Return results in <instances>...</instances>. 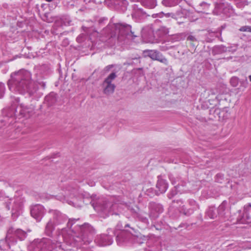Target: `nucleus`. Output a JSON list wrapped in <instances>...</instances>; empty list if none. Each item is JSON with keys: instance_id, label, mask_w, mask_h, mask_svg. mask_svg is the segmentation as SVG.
<instances>
[{"instance_id": "f257e3e1", "label": "nucleus", "mask_w": 251, "mask_h": 251, "mask_svg": "<svg viewBox=\"0 0 251 251\" xmlns=\"http://www.w3.org/2000/svg\"><path fill=\"white\" fill-rule=\"evenodd\" d=\"M7 84L11 91L21 94L27 93L31 96L38 90L37 84L32 80L31 74L24 69L12 73Z\"/></svg>"}, {"instance_id": "f03ea898", "label": "nucleus", "mask_w": 251, "mask_h": 251, "mask_svg": "<svg viewBox=\"0 0 251 251\" xmlns=\"http://www.w3.org/2000/svg\"><path fill=\"white\" fill-rule=\"evenodd\" d=\"M102 34L109 39L117 38L120 42L126 39L132 40L137 36L132 30L131 25L126 23L108 25L103 29Z\"/></svg>"}, {"instance_id": "7ed1b4c3", "label": "nucleus", "mask_w": 251, "mask_h": 251, "mask_svg": "<svg viewBox=\"0 0 251 251\" xmlns=\"http://www.w3.org/2000/svg\"><path fill=\"white\" fill-rule=\"evenodd\" d=\"M24 200L21 197H16L10 199L6 201V206L9 210L11 205L12 217L14 219H16L20 214L23 206Z\"/></svg>"}, {"instance_id": "20e7f679", "label": "nucleus", "mask_w": 251, "mask_h": 251, "mask_svg": "<svg viewBox=\"0 0 251 251\" xmlns=\"http://www.w3.org/2000/svg\"><path fill=\"white\" fill-rule=\"evenodd\" d=\"M117 76L116 72H112L104 79L102 86L103 93L105 95H109L114 92L115 85L112 82Z\"/></svg>"}, {"instance_id": "39448f33", "label": "nucleus", "mask_w": 251, "mask_h": 251, "mask_svg": "<svg viewBox=\"0 0 251 251\" xmlns=\"http://www.w3.org/2000/svg\"><path fill=\"white\" fill-rule=\"evenodd\" d=\"M215 5L214 13L217 15L223 13L228 15V14L232 11L230 5L225 2V0H217Z\"/></svg>"}, {"instance_id": "423d86ee", "label": "nucleus", "mask_w": 251, "mask_h": 251, "mask_svg": "<svg viewBox=\"0 0 251 251\" xmlns=\"http://www.w3.org/2000/svg\"><path fill=\"white\" fill-rule=\"evenodd\" d=\"M143 54L145 57H150L153 60H157L166 65H168V60L162 54L156 50H145Z\"/></svg>"}, {"instance_id": "0eeeda50", "label": "nucleus", "mask_w": 251, "mask_h": 251, "mask_svg": "<svg viewBox=\"0 0 251 251\" xmlns=\"http://www.w3.org/2000/svg\"><path fill=\"white\" fill-rule=\"evenodd\" d=\"M46 210L44 207L40 204H36L30 208V214L37 222H40L44 216Z\"/></svg>"}, {"instance_id": "6e6552de", "label": "nucleus", "mask_w": 251, "mask_h": 251, "mask_svg": "<svg viewBox=\"0 0 251 251\" xmlns=\"http://www.w3.org/2000/svg\"><path fill=\"white\" fill-rule=\"evenodd\" d=\"M18 109L19 116L29 117L34 113V106L32 104L26 105L24 103H18Z\"/></svg>"}, {"instance_id": "1a4fd4ad", "label": "nucleus", "mask_w": 251, "mask_h": 251, "mask_svg": "<svg viewBox=\"0 0 251 251\" xmlns=\"http://www.w3.org/2000/svg\"><path fill=\"white\" fill-rule=\"evenodd\" d=\"M149 208L150 209L149 216L152 220H155L157 218L159 215L163 211V208L161 205L154 202L150 203Z\"/></svg>"}, {"instance_id": "9d476101", "label": "nucleus", "mask_w": 251, "mask_h": 251, "mask_svg": "<svg viewBox=\"0 0 251 251\" xmlns=\"http://www.w3.org/2000/svg\"><path fill=\"white\" fill-rule=\"evenodd\" d=\"M217 210L218 211V217L220 221H225L227 219L229 210L226 201H223Z\"/></svg>"}, {"instance_id": "9b49d317", "label": "nucleus", "mask_w": 251, "mask_h": 251, "mask_svg": "<svg viewBox=\"0 0 251 251\" xmlns=\"http://www.w3.org/2000/svg\"><path fill=\"white\" fill-rule=\"evenodd\" d=\"M80 231V233L78 236H76L77 239H75L76 242H80L83 241V236L86 235L88 232L92 231V227L88 224H84L82 226H75Z\"/></svg>"}, {"instance_id": "f8f14e48", "label": "nucleus", "mask_w": 251, "mask_h": 251, "mask_svg": "<svg viewBox=\"0 0 251 251\" xmlns=\"http://www.w3.org/2000/svg\"><path fill=\"white\" fill-rule=\"evenodd\" d=\"M18 103V101H16L12 103L10 107L4 108L2 111L3 115L8 117L19 116Z\"/></svg>"}, {"instance_id": "ddd939ff", "label": "nucleus", "mask_w": 251, "mask_h": 251, "mask_svg": "<svg viewBox=\"0 0 251 251\" xmlns=\"http://www.w3.org/2000/svg\"><path fill=\"white\" fill-rule=\"evenodd\" d=\"M132 8L133 11L131 15L133 19L139 21L145 19L147 16H149L142 8L138 7L137 5L134 4Z\"/></svg>"}, {"instance_id": "4468645a", "label": "nucleus", "mask_w": 251, "mask_h": 251, "mask_svg": "<svg viewBox=\"0 0 251 251\" xmlns=\"http://www.w3.org/2000/svg\"><path fill=\"white\" fill-rule=\"evenodd\" d=\"M53 216V221L55 225H59L67 220L66 216L56 210H50Z\"/></svg>"}, {"instance_id": "2eb2a0df", "label": "nucleus", "mask_w": 251, "mask_h": 251, "mask_svg": "<svg viewBox=\"0 0 251 251\" xmlns=\"http://www.w3.org/2000/svg\"><path fill=\"white\" fill-rule=\"evenodd\" d=\"M49 242L47 239H37L33 242L31 246L34 247V251H41L46 248V244Z\"/></svg>"}, {"instance_id": "dca6fc26", "label": "nucleus", "mask_w": 251, "mask_h": 251, "mask_svg": "<svg viewBox=\"0 0 251 251\" xmlns=\"http://www.w3.org/2000/svg\"><path fill=\"white\" fill-rule=\"evenodd\" d=\"M15 236V235L14 234V227H9L7 231V234L5 237V242L9 248H10L11 246L16 244L17 241Z\"/></svg>"}, {"instance_id": "f3484780", "label": "nucleus", "mask_w": 251, "mask_h": 251, "mask_svg": "<svg viewBox=\"0 0 251 251\" xmlns=\"http://www.w3.org/2000/svg\"><path fill=\"white\" fill-rule=\"evenodd\" d=\"M96 241L100 246H105L111 245L112 243V237L107 234H101L97 237Z\"/></svg>"}, {"instance_id": "a211bd4d", "label": "nucleus", "mask_w": 251, "mask_h": 251, "mask_svg": "<svg viewBox=\"0 0 251 251\" xmlns=\"http://www.w3.org/2000/svg\"><path fill=\"white\" fill-rule=\"evenodd\" d=\"M62 191L61 194L63 195V198L71 197L75 196L77 191V188L69 184H66L63 187Z\"/></svg>"}, {"instance_id": "6ab92c4d", "label": "nucleus", "mask_w": 251, "mask_h": 251, "mask_svg": "<svg viewBox=\"0 0 251 251\" xmlns=\"http://www.w3.org/2000/svg\"><path fill=\"white\" fill-rule=\"evenodd\" d=\"M156 186L160 193H164L166 191L168 185L165 180L158 177Z\"/></svg>"}, {"instance_id": "aec40b11", "label": "nucleus", "mask_w": 251, "mask_h": 251, "mask_svg": "<svg viewBox=\"0 0 251 251\" xmlns=\"http://www.w3.org/2000/svg\"><path fill=\"white\" fill-rule=\"evenodd\" d=\"M210 6V4L205 2H202L196 6V9L198 12L208 14Z\"/></svg>"}, {"instance_id": "412c9836", "label": "nucleus", "mask_w": 251, "mask_h": 251, "mask_svg": "<svg viewBox=\"0 0 251 251\" xmlns=\"http://www.w3.org/2000/svg\"><path fill=\"white\" fill-rule=\"evenodd\" d=\"M237 221L240 224H250L251 223V216L249 213L246 210V208L244 209V212L243 215L241 217L237 218Z\"/></svg>"}, {"instance_id": "4be33fe9", "label": "nucleus", "mask_w": 251, "mask_h": 251, "mask_svg": "<svg viewBox=\"0 0 251 251\" xmlns=\"http://www.w3.org/2000/svg\"><path fill=\"white\" fill-rule=\"evenodd\" d=\"M206 217L211 219H214L218 216V211L215 207H209L205 212Z\"/></svg>"}, {"instance_id": "5701e85b", "label": "nucleus", "mask_w": 251, "mask_h": 251, "mask_svg": "<svg viewBox=\"0 0 251 251\" xmlns=\"http://www.w3.org/2000/svg\"><path fill=\"white\" fill-rule=\"evenodd\" d=\"M142 5L149 9L154 8L156 5V0H139Z\"/></svg>"}, {"instance_id": "b1692460", "label": "nucleus", "mask_w": 251, "mask_h": 251, "mask_svg": "<svg viewBox=\"0 0 251 251\" xmlns=\"http://www.w3.org/2000/svg\"><path fill=\"white\" fill-rule=\"evenodd\" d=\"M189 203L191 206H193L192 208L186 209L184 208H183V210H184V214L187 216H189L191 214H192L193 213L194 211L196 209L197 207V203L196 201H195L194 200H189Z\"/></svg>"}, {"instance_id": "393cba45", "label": "nucleus", "mask_w": 251, "mask_h": 251, "mask_svg": "<svg viewBox=\"0 0 251 251\" xmlns=\"http://www.w3.org/2000/svg\"><path fill=\"white\" fill-rule=\"evenodd\" d=\"M14 234L20 240H24L26 237V233L21 229L14 228Z\"/></svg>"}, {"instance_id": "a878e982", "label": "nucleus", "mask_w": 251, "mask_h": 251, "mask_svg": "<svg viewBox=\"0 0 251 251\" xmlns=\"http://www.w3.org/2000/svg\"><path fill=\"white\" fill-rule=\"evenodd\" d=\"M45 100L49 105H52L56 101V95L54 93H50L45 97Z\"/></svg>"}, {"instance_id": "bb28decb", "label": "nucleus", "mask_w": 251, "mask_h": 251, "mask_svg": "<svg viewBox=\"0 0 251 251\" xmlns=\"http://www.w3.org/2000/svg\"><path fill=\"white\" fill-rule=\"evenodd\" d=\"M57 226L54 224V222L51 220L47 223L46 226V232L48 235H50L54 229L55 226Z\"/></svg>"}, {"instance_id": "cd10ccee", "label": "nucleus", "mask_w": 251, "mask_h": 251, "mask_svg": "<svg viewBox=\"0 0 251 251\" xmlns=\"http://www.w3.org/2000/svg\"><path fill=\"white\" fill-rule=\"evenodd\" d=\"M162 3L165 6L171 7L176 5L178 0H163Z\"/></svg>"}, {"instance_id": "c85d7f7f", "label": "nucleus", "mask_w": 251, "mask_h": 251, "mask_svg": "<svg viewBox=\"0 0 251 251\" xmlns=\"http://www.w3.org/2000/svg\"><path fill=\"white\" fill-rule=\"evenodd\" d=\"M114 205L109 201H104L102 204V210L103 211H110L112 209Z\"/></svg>"}, {"instance_id": "c756f323", "label": "nucleus", "mask_w": 251, "mask_h": 251, "mask_svg": "<svg viewBox=\"0 0 251 251\" xmlns=\"http://www.w3.org/2000/svg\"><path fill=\"white\" fill-rule=\"evenodd\" d=\"M136 217L140 221H142V222L146 224L149 223L148 219L145 216L142 215L141 214L137 213Z\"/></svg>"}, {"instance_id": "7c9ffc66", "label": "nucleus", "mask_w": 251, "mask_h": 251, "mask_svg": "<svg viewBox=\"0 0 251 251\" xmlns=\"http://www.w3.org/2000/svg\"><path fill=\"white\" fill-rule=\"evenodd\" d=\"M230 82L233 87H236L238 84V78L236 77H232L230 79Z\"/></svg>"}, {"instance_id": "2f4dec72", "label": "nucleus", "mask_w": 251, "mask_h": 251, "mask_svg": "<svg viewBox=\"0 0 251 251\" xmlns=\"http://www.w3.org/2000/svg\"><path fill=\"white\" fill-rule=\"evenodd\" d=\"M5 93V86L4 84L0 83V99L3 98Z\"/></svg>"}, {"instance_id": "473e14b6", "label": "nucleus", "mask_w": 251, "mask_h": 251, "mask_svg": "<svg viewBox=\"0 0 251 251\" xmlns=\"http://www.w3.org/2000/svg\"><path fill=\"white\" fill-rule=\"evenodd\" d=\"M239 30L243 32H251V26L248 25H245L241 27Z\"/></svg>"}, {"instance_id": "72a5a7b5", "label": "nucleus", "mask_w": 251, "mask_h": 251, "mask_svg": "<svg viewBox=\"0 0 251 251\" xmlns=\"http://www.w3.org/2000/svg\"><path fill=\"white\" fill-rule=\"evenodd\" d=\"M78 219H69L67 223V227L68 228H71L75 222Z\"/></svg>"}, {"instance_id": "f704fd0d", "label": "nucleus", "mask_w": 251, "mask_h": 251, "mask_svg": "<svg viewBox=\"0 0 251 251\" xmlns=\"http://www.w3.org/2000/svg\"><path fill=\"white\" fill-rule=\"evenodd\" d=\"M164 17V13L163 12H160L159 13L153 14L152 15V17L153 18H156L157 17L162 18Z\"/></svg>"}, {"instance_id": "c9c22d12", "label": "nucleus", "mask_w": 251, "mask_h": 251, "mask_svg": "<svg viewBox=\"0 0 251 251\" xmlns=\"http://www.w3.org/2000/svg\"><path fill=\"white\" fill-rule=\"evenodd\" d=\"M164 16H165L166 18L172 17V18H175V15L173 13H164Z\"/></svg>"}, {"instance_id": "e433bc0d", "label": "nucleus", "mask_w": 251, "mask_h": 251, "mask_svg": "<svg viewBox=\"0 0 251 251\" xmlns=\"http://www.w3.org/2000/svg\"><path fill=\"white\" fill-rule=\"evenodd\" d=\"M114 65H108L104 68V70L105 72H108L111 69V68L114 67Z\"/></svg>"}, {"instance_id": "4c0bfd02", "label": "nucleus", "mask_w": 251, "mask_h": 251, "mask_svg": "<svg viewBox=\"0 0 251 251\" xmlns=\"http://www.w3.org/2000/svg\"><path fill=\"white\" fill-rule=\"evenodd\" d=\"M85 35L83 34L79 35L76 38V40L78 42L80 43L83 41V38Z\"/></svg>"}, {"instance_id": "58836bf2", "label": "nucleus", "mask_w": 251, "mask_h": 251, "mask_svg": "<svg viewBox=\"0 0 251 251\" xmlns=\"http://www.w3.org/2000/svg\"><path fill=\"white\" fill-rule=\"evenodd\" d=\"M187 40L191 41H193V42L197 41V40L195 38V37L193 36V35H189V36H188V37L187 38Z\"/></svg>"}, {"instance_id": "ea45409f", "label": "nucleus", "mask_w": 251, "mask_h": 251, "mask_svg": "<svg viewBox=\"0 0 251 251\" xmlns=\"http://www.w3.org/2000/svg\"><path fill=\"white\" fill-rule=\"evenodd\" d=\"M241 84L244 87H247L248 85V81L247 78L244 80H242L241 81Z\"/></svg>"}, {"instance_id": "a19ab883", "label": "nucleus", "mask_w": 251, "mask_h": 251, "mask_svg": "<svg viewBox=\"0 0 251 251\" xmlns=\"http://www.w3.org/2000/svg\"><path fill=\"white\" fill-rule=\"evenodd\" d=\"M176 194V190L172 191L171 193L168 194V198L171 199L174 195Z\"/></svg>"}, {"instance_id": "79ce46f5", "label": "nucleus", "mask_w": 251, "mask_h": 251, "mask_svg": "<svg viewBox=\"0 0 251 251\" xmlns=\"http://www.w3.org/2000/svg\"><path fill=\"white\" fill-rule=\"evenodd\" d=\"M217 49H218L219 50L223 51H226L225 47L224 46L218 47L217 48Z\"/></svg>"}, {"instance_id": "37998d69", "label": "nucleus", "mask_w": 251, "mask_h": 251, "mask_svg": "<svg viewBox=\"0 0 251 251\" xmlns=\"http://www.w3.org/2000/svg\"><path fill=\"white\" fill-rule=\"evenodd\" d=\"M39 84L42 87H43V88H45V86H46V84L45 82H40L39 83Z\"/></svg>"}, {"instance_id": "c03bdc74", "label": "nucleus", "mask_w": 251, "mask_h": 251, "mask_svg": "<svg viewBox=\"0 0 251 251\" xmlns=\"http://www.w3.org/2000/svg\"><path fill=\"white\" fill-rule=\"evenodd\" d=\"M63 232H64V229L63 228V229H62V238H63V241H66V242H67V241H66V238H65V237H64Z\"/></svg>"}, {"instance_id": "a18cd8bd", "label": "nucleus", "mask_w": 251, "mask_h": 251, "mask_svg": "<svg viewBox=\"0 0 251 251\" xmlns=\"http://www.w3.org/2000/svg\"><path fill=\"white\" fill-rule=\"evenodd\" d=\"M175 203H176V202H175V201H174L172 202V206L173 207H177V206L176 205Z\"/></svg>"}, {"instance_id": "49530a36", "label": "nucleus", "mask_w": 251, "mask_h": 251, "mask_svg": "<svg viewBox=\"0 0 251 251\" xmlns=\"http://www.w3.org/2000/svg\"><path fill=\"white\" fill-rule=\"evenodd\" d=\"M176 202L177 203H178H178H180V204H182V201H180V200H177V201H176Z\"/></svg>"}, {"instance_id": "de8ad7c7", "label": "nucleus", "mask_w": 251, "mask_h": 251, "mask_svg": "<svg viewBox=\"0 0 251 251\" xmlns=\"http://www.w3.org/2000/svg\"><path fill=\"white\" fill-rule=\"evenodd\" d=\"M210 92H211V94H212V95H215V93L214 92V90H213L211 89V90H210Z\"/></svg>"}, {"instance_id": "09e8293b", "label": "nucleus", "mask_w": 251, "mask_h": 251, "mask_svg": "<svg viewBox=\"0 0 251 251\" xmlns=\"http://www.w3.org/2000/svg\"><path fill=\"white\" fill-rule=\"evenodd\" d=\"M149 32H150V34H152L153 31H152V30H151V28L150 29V31Z\"/></svg>"}, {"instance_id": "8fccbe9b", "label": "nucleus", "mask_w": 251, "mask_h": 251, "mask_svg": "<svg viewBox=\"0 0 251 251\" xmlns=\"http://www.w3.org/2000/svg\"><path fill=\"white\" fill-rule=\"evenodd\" d=\"M218 178V177H222L223 176L221 175H220V174H218L216 176Z\"/></svg>"}, {"instance_id": "3c124183", "label": "nucleus", "mask_w": 251, "mask_h": 251, "mask_svg": "<svg viewBox=\"0 0 251 251\" xmlns=\"http://www.w3.org/2000/svg\"><path fill=\"white\" fill-rule=\"evenodd\" d=\"M249 78L250 80L251 81V75H250L249 76Z\"/></svg>"}, {"instance_id": "603ef678", "label": "nucleus", "mask_w": 251, "mask_h": 251, "mask_svg": "<svg viewBox=\"0 0 251 251\" xmlns=\"http://www.w3.org/2000/svg\"><path fill=\"white\" fill-rule=\"evenodd\" d=\"M248 206H249V207H251V203H249Z\"/></svg>"}, {"instance_id": "864d4df0", "label": "nucleus", "mask_w": 251, "mask_h": 251, "mask_svg": "<svg viewBox=\"0 0 251 251\" xmlns=\"http://www.w3.org/2000/svg\"><path fill=\"white\" fill-rule=\"evenodd\" d=\"M128 226H129V225H128V224L126 225V226H125V227H128Z\"/></svg>"}, {"instance_id": "5fc2aeb1", "label": "nucleus", "mask_w": 251, "mask_h": 251, "mask_svg": "<svg viewBox=\"0 0 251 251\" xmlns=\"http://www.w3.org/2000/svg\"><path fill=\"white\" fill-rule=\"evenodd\" d=\"M58 244H60L61 242V241H58Z\"/></svg>"}, {"instance_id": "6e6d98bb", "label": "nucleus", "mask_w": 251, "mask_h": 251, "mask_svg": "<svg viewBox=\"0 0 251 251\" xmlns=\"http://www.w3.org/2000/svg\"><path fill=\"white\" fill-rule=\"evenodd\" d=\"M145 32V29H144L143 30V33H144Z\"/></svg>"}, {"instance_id": "4d7b16f0", "label": "nucleus", "mask_w": 251, "mask_h": 251, "mask_svg": "<svg viewBox=\"0 0 251 251\" xmlns=\"http://www.w3.org/2000/svg\"><path fill=\"white\" fill-rule=\"evenodd\" d=\"M215 33V32H211V34ZM209 34H211V33H209Z\"/></svg>"}, {"instance_id": "13d9d810", "label": "nucleus", "mask_w": 251, "mask_h": 251, "mask_svg": "<svg viewBox=\"0 0 251 251\" xmlns=\"http://www.w3.org/2000/svg\"><path fill=\"white\" fill-rule=\"evenodd\" d=\"M250 248L251 249V247Z\"/></svg>"}]
</instances>
